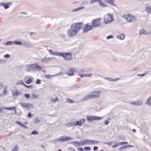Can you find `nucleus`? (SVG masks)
Masks as SVG:
<instances>
[{"label":"nucleus","instance_id":"obj_1","mask_svg":"<svg viewBox=\"0 0 151 151\" xmlns=\"http://www.w3.org/2000/svg\"><path fill=\"white\" fill-rule=\"evenodd\" d=\"M83 23L81 22L74 23L72 24L70 26V29L67 32V34L69 37L75 36L78 32L82 28Z\"/></svg>","mask_w":151,"mask_h":151},{"label":"nucleus","instance_id":"obj_2","mask_svg":"<svg viewBox=\"0 0 151 151\" xmlns=\"http://www.w3.org/2000/svg\"><path fill=\"white\" fill-rule=\"evenodd\" d=\"M51 55L62 56L65 60H70L72 58V54L70 52H61L58 51H52Z\"/></svg>","mask_w":151,"mask_h":151},{"label":"nucleus","instance_id":"obj_3","mask_svg":"<svg viewBox=\"0 0 151 151\" xmlns=\"http://www.w3.org/2000/svg\"><path fill=\"white\" fill-rule=\"evenodd\" d=\"M100 93L101 91H92L83 98L81 99V101H83L89 99H97L99 97Z\"/></svg>","mask_w":151,"mask_h":151},{"label":"nucleus","instance_id":"obj_4","mask_svg":"<svg viewBox=\"0 0 151 151\" xmlns=\"http://www.w3.org/2000/svg\"><path fill=\"white\" fill-rule=\"evenodd\" d=\"M27 70L29 71L30 70L39 71L41 69V67L37 63L27 65Z\"/></svg>","mask_w":151,"mask_h":151},{"label":"nucleus","instance_id":"obj_5","mask_svg":"<svg viewBox=\"0 0 151 151\" xmlns=\"http://www.w3.org/2000/svg\"><path fill=\"white\" fill-rule=\"evenodd\" d=\"M72 140V138L71 137L67 136H62L55 139L54 141L53 142L56 144L58 142H64Z\"/></svg>","mask_w":151,"mask_h":151},{"label":"nucleus","instance_id":"obj_6","mask_svg":"<svg viewBox=\"0 0 151 151\" xmlns=\"http://www.w3.org/2000/svg\"><path fill=\"white\" fill-rule=\"evenodd\" d=\"M113 19L112 15L108 14L105 15L104 17V20L105 24L109 23L111 22Z\"/></svg>","mask_w":151,"mask_h":151},{"label":"nucleus","instance_id":"obj_7","mask_svg":"<svg viewBox=\"0 0 151 151\" xmlns=\"http://www.w3.org/2000/svg\"><path fill=\"white\" fill-rule=\"evenodd\" d=\"M101 20V19L99 18L98 19H93L91 22V25L93 27H99L101 26V24L100 21Z\"/></svg>","mask_w":151,"mask_h":151},{"label":"nucleus","instance_id":"obj_8","mask_svg":"<svg viewBox=\"0 0 151 151\" xmlns=\"http://www.w3.org/2000/svg\"><path fill=\"white\" fill-rule=\"evenodd\" d=\"M102 119V117L93 116H87V119L88 122H92L93 121H100Z\"/></svg>","mask_w":151,"mask_h":151},{"label":"nucleus","instance_id":"obj_9","mask_svg":"<svg viewBox=\"0 0 151 151\" xmlns=\"http://www.w3.org/2000/svg\"><path fill=\"white\" fill-rule=\"evenodd\" d=\"M93 27L91 25L86 24L84 25L83 27V31L84 33H87L89 31L93 29Z\"/></svg>","mask_w":151,"mask_h":151},{"label":"nucleus","instance_id":"obj_10","mask_svg":"<svg viewBox=\"0 0 151 151\" xmlns=\"http://www.w3.org/2000/svg\"><path fill=\"white\" fill-rule=\"evenodd\" d=\"M85 145H95L99 143V141L96 140L86 139L84 140Z\"/></svg>","mask_w":151,"mask_h":151},{"label":"nucleus","instance_id":"obj_11","mask_svg":"<svg viewBox=\"0 0 151 151\" xmlns=\"http://www.w3.org/2000/svg\"><path fill=\"white\" fill-rule=\"evenodd\" d=\"M11 3L8 2L6 3H0V6H4L5 9H7L9 7V5H11Z\"/></svg>","mask_w":151,"mask_h":151},{"label":"nucleus","instance_id":"obj_12","mask_svg":"<svg viewBox=\"0 0 151 151\" xmlns=\"http://www.w3.org/2000/svg\"><path fill=\"white\" fill-rule=\"evenodd\" d=\"M72 144H74L76 146H81L85 145L84 140L83 142H78L73 141L71 142Z\"/></svg>","mask_w":151,"mask_h":151},{"label":"nucleus","instance_id":"obj_13","mask_svg":"<svg viewBox=\"0 0 151 151\" xmlns=\"http://www.w3.org/2000/svg\"><path fill=\"white\" fill-rule=\"evenodd\" d=\"M132 16L129 14L127 15H124L123 17L126 19L129 22H131V20L132 19Z\"/></svg>","mask_w":151,"mask_h":151},{"label":"nucleus","instance_id":"obj_14","mask_svg":"<svg viewBox=\"0 0 151 151\" xmlns=\"http://www.w3.org/2000/svg\"><path fill=\"white\" fill-rule=\"evenodd\" d=\"M21 105L22 108H30L31 106L32 105L31 104H28L27 103H22L21 104Z\"/></svg>","mask_w":151,"mask_h":151},{"label":"nucleus","instance_id":"obj_15","mask_svg":"<svg viewBox=\"0 0 151 151\" xmlns=\"http://www.w3.org/2000/svg\"><path fill=\"white\" fill-rule=\"evenodd\" d=\"M52 59V58H47L46 57H45L43 58H41L40 60L42 63H46L48 61H49L51 60Z\"/></svg>","mask_w":151,"mask_h":151},{"label":"nucleus","instance_id":"obj_16","mask_svg":"<svg viewBox=\"0 0 151 151\" xmlns=\"http://www.w3.org/2000/svg\"><path fill=\"white\" fill-rule=\"evenodd\" d=\"M131 104L133 105L136 106H140L142 104V101H137L134 102H131Z\"/></svg>","mask_w":151,"mask_h":151},{"label":"nucleus","instance_id":"obj_17","mask_svg":"<svg viewBox=\"0 0 151 151\" xmlns=\"http://www.w3.org/2000/svg\"><path fill=\"white\" fill-rule=\"evenodd\" d=\"M22 46H25L27 47L31 48L33 47V46L29 43H27L25 41H22Z\"/></svg>","mask_w":151,"mask_h":151},{"label":"nucleus","instance_id":"obj_18","mask_svg":"<svg viewBox=\"0 0 151 151\" xmlns=\"http://www.w3.org/2000/svg\"><path fill=\"white\" fill-rule=\"evenodd\" d=\"M74 71L71 69H69L66 72L68 76H72L73 75Z\"/></svg>","mask_w":151,"mask_h":151},{"label":"nucleus","instance_id":"obj_19","mask_svg":"<svg viewBox=\"0 0 151 151\" xmlns=\"http://www.w3.org/2000/svg\"><path fill=\"white\" fill-rule=\"evenodd\" d=\"M13 43L15 45H22V42L20 40H19L13 41Z\"/></svg>","mask_w":151,"mask_h":151},{"label":"nucleus","instance_id":"obj_20","mask_svg":"<svg viewBox=\"0 0 151 151\" xmlns=\"http://www.w3.org/2000/svg\"><path fill=\"white\" fill-rule=\"evenodd\" d=\"M125 35L123 34H121L117 36L116 38L119 40H123L125 38Z\"/></svg>","mask_w":151,"mask_h":151},{"label":"nucleus","instance_id":"obj_21","mask_svg":"<svg viewBox=\"0 0 151 151\" xmlns=\"http://www.w3.org/2000/svg\"><path fill=\"white\" fill-rule=\"evenodd\" d=\"M113 0H106L105 1V2L107 4H109L111 5L115 6V5L114 3Z\"/></svg>","mask_w":151,"mask_h":151},{"label":"nucleus","instance_id":"obj_22","mask_svg":"<svg viewBox=\"0 0 151 151\" xmlns=\"http://www.w3.org/2000/svg\"><path fill=\"white\" fill-rule=\"evenodd\" d=\"M146 10L147 12L150 14H151V6L150 5H148L146 8Z\"/></svg>","mask_w":151,"mask_h":151},{"label":"nucleus","instance_id":"obj_23","mask_svg":"<svg viewBox=\"0 0 151 151\" xmlns=\"http://www.w3.org/2000/svg\"><path fill=\"white\" fill-rule=\"evenodd\" d=\"M99 6L101 7H106L107 6V5L103 3L102 2L101 0H100V1L99 2Z\"/></svg>","mask_w":151,"mask_h":151},{"label":"nucleus","instance_id":"obj_24","mask_svg":"<svg viewBox=\"0 0 151 151\" xmlns=\"http://www.w3.org/2000/svg\"><path fill=\"white\" fill-rule=\"evenodd\" d=\"M84 7L83 6L79 7L77 8L73 9L72 10V12H74L76 11H78L81 9H84Z\"/></svg>","mask_w":151,"mask_h":151},{"label":"nucleus","instance_id":"obj_25","mask_svg":"<svg viewBox=\"0 0 151 151\" xmlns=\"http://www.w3.org/2000/svg\"><path fill=\"white\" fill-rule=\"evenodd\" d=\"M39 97L38 95L35 94H32L31 98L32 99H37Z\"/></svg>","mask_w":151,"mask_h":151},{"label":"nucleus","instance_id":"obj_26","mask_svg":"<svg viewBox=\"0 0 151 151\" xmlns=\"http://www.w3.org/2000/svg\"><path fill=\"white\" fill-rule=\"evenodd\" d=\"M58 74H57L55 75H45V77L48 79H49L50 77H52L53 76H55L57 75H58Z\"/></svg>","mask_w":151,"mask_h":151},{"label":"nucleus","instance_id":"obj_27","mask_svg":"<svg viewBox=\"0 0 151 151\" xmlns=\"http://www.w3.org/2000/svg\"><path fill=\"white\" fill-rule=\"evenodd\" d=\"M67 101L65 102L66 103L67 102L69 104L73 103L74 102V101L73 100H72L70 99H67Z\"/></svg>","mask_w":151,"mask_h":151},{"label":"nucleus","instance_id":"obj_28","mask_svg":"<svg viewBox=\"0 0 151 151\" xmlns=\"http://www.w3.org/2000/svg\"><path fill=\"white\" fill-rule=\"evenodd\" d=\"M13 44V41H7L6 42V45L7 46H8L12 45Z\"/></svg>","mask_w":151,"mask_h":151},{"label":"nucleus","instance_id":"obj_29","mask_svg":"<svg viewBox=\"0 0 151 151\" xmlns=\"http://www.w3.org/2000/svg\"><path fill=\"white\" fill-rule=\"evenodd\" d=\"M75 126H80L82 124L81 123V122H80V121L78 120L77 121H76L75 123Z\"/></svg>","mask_w":151,"mask_h":151},{"label":"nucleus","instance_id":"obj_30","mask_svg":"<svg viewBox=\"0 0 151 151\" xmlns=\"http://www.w3.org/2000/svg\"><path fill=\"white\" fill-rule=\"evenodd\" d=\"M67 126L69 127H73L75 126L74 122L70 123L67 124Z\"/></svg>","mask_w":151,"mask_h":151},{"label":"nucleus","instance_id":"obj_31","mask_svg":"<svg viewBox=\"0 0 151 151\" xmlns=\"http://www.w3.org/2000/svg\"><path fill=\"white\" fill-rule=\"evenodd\" d=\"M19 95V93L18 91H16L13 93V95L15 96H18Z\"/></svg>","mask_w":151,"mask_h":151},{"label":"nucleus","instance_id":"obj_32","mask_svg":"<svg viewBox=\"0 0 151 151\" xmlns=\"http://www.w3.org/2000/svg\"><path fill=\"white\" fill-rule=\"evenodd\" d=\"M18 150V146L17 145L15 146L12 149L11 151H17Z\"/></svg>","mask_w":151,"mask_h":151},{"label":"nucleus","instance_id":"obj_33","mask_svg":"<svg viewBox=\"0 0 151 151\" xmlns=\"http://www.w3.org/2000/svg\"><path fill=\"white\" fill-rule=\"evenodd\" d=\"M14 107H6L4 108V109L5 110L12 111L13 110V109H14Z\"/></svg>","mask_w":151,"mask_h":151},{"label":"nucleus","instance_id":"obj_34","mask_svg":"<svg viewBox=\"0 0 151 151\" xmlns=\"http://www.w3.org/2000/svg\"><path fill=\"white\" fill-rule=\"evenodd\" d=\"M32 81V79L31 78H29L26 81V83L27 84H29L31 83Z\"/></svg>","mask_w":151,"mask_h":151},{"label":"nucleus","instance_id":"obj_35","mask_svg":"<svg viewBox=\"0 0 151 151\" xmlns=\"http://www.w3.org/2000/svg\"><path fill=\"white\" fill-rule=\"evenodd\" d=\"M100 1V0H90V4H92L96 2H99Z\"/></svg>","mask_w":151,"mask_h":151},{"label":"nucleus","instance_id":"obj_36","mask_svg":"<svg viewBox=\"0 0 151 151\" xmlns=\"http://www.w3.org/2000/svg\"><path fill=\"white\" fill-rule=\"evenodd\" d=\"M24 96L27 99H28L30 97V95L28 93H25L24 94Z\"/></svg>","mask_w":151,"mask_h":151},{"label":"nucleus","instance_id":"obj_37","mask_svg":"<svg viewBox=\"0 0 151 151\" xmlns=\"http://www.w3.org/2000/svg\"><path fill=\"white\" fill-rule=\"evenodd\" d=\"M38 132L37 131H35V130H34L33 131L32 133H31V135H37V134H38Z\"/></svg>","mask_w":151,"mask_h":151},{"label":"nucleus","instance_id":"obj_38","mask_svg":"<svg viewBox=\"0 0 151 151\" xmlns=\"http://www.w3.org/2000/svg\"><path fill=\"white\" fill-rule=\"evenodd\" d=\"M144 32H145V30L144 29H142L139 30V34L140 35H142L144 34H145V33Z\"/></svg>","mask_w":151,"mask_h":151},{"label":"nucleus","instance_id":"obj_39","mask_svg":"<svg viewBox=\"0 0 151 151\" xmlns=\"http://www.w3.org/2000/svg\"><path fill=\"white\" fill-rule=\"evenodd\" d=\"M151 100V96L149 97L147 99V101L148 104H150L151 105V103L150 102V100Z\"/></svg>","mask_w":151,"mask_h":151},{"label":"nucleus","instance_id":"obj_40","mask_svg":"<svg viewBox=\"0 0 151 151\" xmlns=\"http://www.w3.org/2000/svg\"><path fill=\"white\" fill-rule=\"evenodd\" d=\"M89 3V1H85L83 2L82 3V5H87Z\"/></svg>","mask_w":151,"mask_h":151},{"label":"nucleus","instance_id":"obj_41","mask_svg":"<svg viewBox=\"0 0 151 151\" xmlns=\"http://www.w3.org/2000/svg\"><path fill=\"white\" fill-rule=\"evenodd\" d=\"M84 149L85 150L87 151L88 150L90 151L91 150V148L90 147H85L84 148Z\"/></svg>","mask_w":151,"mask_h":151},{"label":"nucleus","instance_id":"obj_42","mask_svg":"<svg viewBox=\"0 0 151 151\" xmlns=\"http://www.w3.org/2000/svg\"><path fill=\"white\" fill-rule=\"evenodd\" d=\"M84 77H90L92 76V74L90 73L89 74H84Z\"/></svg>","mask_w":151,"mask_h":151},{"label":"nucleus","instance_id":"obj_43","mask_svg":"<svg viewBox=\"0 0 151 151\" xmlns=\"http://www.w3.org/2000/svg\"><path fill=\"white\" fill-rule=\"evenodd\" d=\"M35 121L37 123H38L40 122V120H39L38 117H36L35 118Z\"/></svg>","mask_w":151,"mask_h":151},{"label":"nucleus","instance_id":"obj_44","mask_svg":"<svg viewBox=\"0 0 151 151\" xmlns=\"http://www.w3.org/2000/svg\"><path fill=\"white\" fill-rule=\"evenodd\" d=\"M128 144L127 142H121L120 143H118V144H119V145H124V144Z\"/></svg>","mask_w":151,"mask_h":151},{"label":"nucleus","instance_id":"obj_45","mask_svg":"<svg viewBox=\"0 0 151 151\" xmlns=\"http://www.w3.org/2000/svg\"><path fill=\"white\" fill-rule=\"evenodd\" d=\"M114 37V36L112 35H109L107 36L106 37V39L107 40L109 39H110Z\"/></svg>","mask_w":151,"mask_h":151},{"label":"nucleus","instance_id":"obj_46","mask_svg":"<svg viewBox=\"0 0 151 151\" xmlns=\"http://www.w3.org/2000/svg\"><path fill=\"white\" fill-rule=\"evenodd\" d=\"M68 150L70 151H75V149L73 147H69Z\"/></svg>","mask_w":151,"mask_h":151},{"label":"nucleus","instance_id":"obj_47","mask_svg":"<svg viewBox=\"0 0 151 151\" xmlns=\"http://www.w3.org/2000/svg\"><path fill=\"white\" fill-rule=\"evenodd\" d=\"M22 83H23V81L22 80H20L18 81L17 83V85L21 84H22Z\"/></svg>","mask_w":151,"mask_h":151},{"label":"nucleus","instance_id":"obj_48","mask_svg":"<svg viewBox=\"0 0 151 151\" xmlns=\"http://www.w3.org/2000/svg\"><path fill=\"white\" fill-rule=\"evenodd\" d=\"M144 32L145 33V34H144L147 35H150L151 34V31H150L149 32H148L145 30V32Z\"/></svg>","mask_w":151,"mask_h":151},{"label":"nucleus","instance_id":"obj_49","mask_svg":"<svg viewBox=\"0 0 151 151\" xmlns=\"http://www.w3.org/2000/svg\"><path fill=\"white\" fill-rule=\"evenodd\" d=\"M41 81L40 79H37L36 81V83L37 84H40V83Z\"/></svg>","mask_w":151,"mask_h":151},{"label":"nucleus","instance_id":"obj_50","mask_svg":"<svg viewBox=\"0 0 151 151\" xmlns=\"http://www.w3.org/2000/svg\"><path fill=\"white\" fill-rule=\"evenodd\" d=\"M105 79L108 80V81H114V80L112 78H105Z\"/></svg>","mask_w":151,"mask_h":151},{"label":"nucleus","instance_id":"obj_51","mask_svg":"<svg viewBox=\"0 0 151 151\" xmlns=\"http://www.w3.org/2000/svg\"><path fill=\"white\" fill-rule=\"evenodd\" d=\"M78 151H84L83 149L81 147L77 148Z\"/></svg>","mask_w":151,"mask_h":151},{"label":"nucleus","instance_id":"obj_52","mask_svg":"<svg viewBox=\"0 0 151 151\" xmlns=\"http://www.w3.org/2000/svg\"><path fill=\"white\" fill-rule=\"evenodd\" d=\"M132 19L131 20V22H132L133 21L134 22L136 19V17H134L133 15H132Z\"/></svg>","mask_w":151,"mask_h":151},{"label":"nucleus","instance_id":"obj_53","mask_svg":"<svg viewBox=\"0 0 151 151\" xmlns=\"http://www.w3.org/2000/svg\"><path fill=\"white\" fill-rule=\"evenodd\" d=\"M52 101H53L54 102H55V101H59V100L58 98L56 97L55 99H52Z\"/></svg>","mask_w":151,"mask_h":151},{"label":"nucleus","instance_id":"obj_54","mask_svg":"<svg viewBox=\"0 0 151 151\" xmlns=\"http://www.w3.org/2000/svg\"><path fill=\"white\" fill-rule=\"evenodd\" d=\"M10 57V55L9 54H6L4 56V57L5 58H9Z\"/></svg>","mask_w":151,"mask_h":151},{"label":"nucleus","instance_id":"obj_55","mask_svg":"<svg viewBox=\"0 0 151 151\" xmlns=\"http://www.w3.org/2000/svg\"><path fill=\"white\" fill-rule=\"evenodd\" d=\"M26 87L29 88H33V86L32 85L30 86H26Z\"/></svg>","mask_w":151,"mask_h":151},{"label":"nucleus","instance_id":"obj_56","mask_svg":"<svg viewBox=\"0 0 151 151\" xmlns=\"http://www.w3.org/2000/svg\"><path fill=\"white\" fill-rule=\"evenodd\" d=\"M85 121V119H82L80 121L81 123V124L83 122H84Z\"/></svg>","mask_w":151,"mask_h":151},{"label":"nucleus","instance_id":"obj_57","mask_svg":"<svg viewBox=\"0 0 151 151\" xmlns=\"http://www.w3.org/2000/svg\"><path fill=\"white\" fill-rule=\"evenodd\" d=\"M118 146H119V144H118V143L114 145H113L112 146V148H115Z\"/></svg>","mask_w":151,"mask_h":151},{"label":"nucleus","instance_id":"obj_58","mask_svg":"<svg viewBox=\"0 0 151 151\" xmlns=\"http://www.w3.org/2000/svg\"><path fill=\"white\" fill-rule=\"evenodd\" d=\"M146 74V73H144L142 74H137V76H140L141 77H143Z\"/></svg>","mask_w":151,"mask_h":151},{"label":"nucleus","instance_id":"obj_59","mask_svg":"<svg viewBox=\"0 0 151 151\" xmlns=\"http://www.w3.org/2000/svg\"><path fill=\"white\" fill-rule=\"evenodd\" d=\"M109 122V121L108 120H106L104 121L105 124L106 125L108 124Z\"/></svg>","mask_w":151,"mask_h":151},{"label":"nucleus","instance_id":"obj_60","mask_svg":"<svg viewBox=\"0 0 151 151\" xmlns=\"http://www.w3.org/2000/svg\"><path fill=\"white\" fill-rule=\"evenodd\" d=\"M98 148V147H97V146H94L93 147V150L94 151H96L97 150Z\"/></svg>","mask_w":151,"mask_h":151},{"label":"nucleus","instance_id":"obj_61","mask_svg":"<svg viewBox=\"0 0 151 151\" xmlns=\"http://www.w3.org/2000/svg\"><path fill=\"white\" fill-rule=\"evenodd\" d=\"M121 147L123 149H125L127 148V145L122 146Z\"/></svg>","mask_w":151,"mask_h":151},{"label":"nucleus","instance_id":"obj_62","mask_svg":"<svg viewBox=\"0 0 151 151\" xmlns=\"http://www.w3.org/2000/svg\"><path fill=\"white\" fill-rule=\"evenodd\" d=\"M32 115L31 114V113L30 112L28 113V117H31L32 116Z\"/></svg>","mask_w":151,"mask_h":151},{"label":"nucleus","instance_id":"obj_63","mask_svg":"<svg viewBox=\"0 0 151 151\" xmlns=\"http://www.w3.org/2000/svg\"><path fill=\"white\" fill-rule=\"evenodd\" d=\"M79 75L81 77V78H82L84 77V74H79Z\"/></svg>","mask_w":151,"mask_h":151},{"label":"nucleus","instance_id":"obj_64","mask_svg":"<svg viewBox=\"0 0 151 151\" xmlns=\"http://www.w3.org/2000/svg\"><path fill=\"white\" fill-rule=\"evenodd\" d=\"M16 123L17 124H18L20 126L21 125V123L19 121H16Z\"/></svg>","mask_w":151,"mask_h":151}]
</instances>
